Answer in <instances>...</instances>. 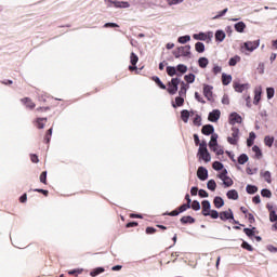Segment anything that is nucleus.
Instances as JSON below:
<instances>
[{
  "instance_id": "nucleus-1",
  "label": "nucleus",
  "mask_w": 277,
  "mask_h": 277,
  "mask_svg": "<svg viewBox=\"0 0 277 277\" xmlns=\"http://www.w3.org/2000/svg\"><path fill=\"white\" fill-rule=\"evenodd\" d=\"M174 57L179 60V57H189L192 55V45L179 47L173 51Z\"/></svg>"
},
{
  "instance_id": "nucleus-2",
  "label": "nucleus",
  "mask_w": 277,
  "mask_h": 277,
  "mask_svg": "<svg viewBox=\"0 0 277 277\" xmlns=\"http://www.w3.org/2000/svg\"><path fill=\"white\" fill-rule=\"evenodd\" d=\"M198 154L200 159L206 161V163H209V161H211V154H209V149H207V142H202L200 144Z\"/></svg>"
},
{
  "instance_id": "nucleus-3",
  "label": "nucleus",
  "mask_w": 277,
  "mask_h": 277,
  "mask_svg": "<svg viewBox=\"0 0 277 277\" xmlns=\"http://www.w3.org/2000/svg\"><path fill=\"white\" fill-rule=\"evenodd\" d=\"M179 84H181V78H172L170 82H168V89L167 91L174 95L176 92H179Z\"/></svg>"
},
{
  "instance_id": "nucleus-4",
  "label": "nucleus",
  "mask_w": 277,
  "mask_h": 277,
  "mask_svg": "<svg viewBox=\"0 0 277 277\" xmlns=\"http://www.w3.org/2000/svg\"><path fill=\"white\" fill-rule=\"evenodd\" d=\"M227 142L228 144H232V146H237V144H239V128H232V136L227 137Z\"/></svg>"
},
{
  "instance_id": "nucleus-5",
  "label": "nucleus",
  "mask_w": 277,
  "mask_h": 277,
  "mask_svg": "<svg viewBox=\"0 0 277 277\" xmlns=\"http://www.w3.org/2000/svg\"><path fill=\"white\" fill-rule=\"evenodd\" d=\"M187 209H192V205L183 203L177 209H175L171 212L164 213V215H170L171 217H176V215H179L180 213H185V211H187Z\"/></svg>"
},
{
  "instance_id": "nucleus-6",
  "label": "nucleus",
  "mask_w": 277,
  "mask_h": 277,
  "mask_svg": "<svg viewBox=\"0 0 277 277\" xmlns=\"http://www.w3.org/2000/svg\"><path fill=\"white\" fill-rule=\"evenodd\" d=\"M219 217L222 220V222H226V220H234V224H239L238 221H235V215L230 209H228V211L220 212Z\"/></svg>"
},
{
  "instance_id": "nucleus-7",
  "label": "nucleus",
  "mask_w": 277,
  "mask_h": 277,
  "mask_svg": "<svg viewBox=\"0 0 277 277\" xmlns=\"http://www.w3.org/2000/svg\"><path fill=\"white\" fill-rule=\"evenodd\" d=\"M201 207H202V210H201L202 215H205V217H208L209 213H211V202H209V200H203L201 202Z\"/></svg>"
},
{
  "instance_id": "nucleus-8",
  "label": "nucleus",
  "mask_w": 277,
  "mask_h": 277,
  "mask_svg": "<svg viewBox=\"0 0 277 277\" xmlns=\"http://www.w3.org/2000/svg\"><path fill=\"white\" fill-rule=\"evenodd\" d=\"M197 176L200 181H207L209 179V171L205 167H199L197 170Z\"/></svg>"
},
{
  "instance_id": "nucleus-9",
  "label": "nucleus",
  "mask_w": 277,
  "mask_h": 277,
  "mask_svg": "<svg viewBox=\"0 0 277 277\" xmlns=\"http://www.w3.org/2000/svg\"><path fill=\"white\" fill-rule=\"evenodd\" d=\"M243 119L241 118V115L237 113H232L229 116V124H241Z\"/></svg>"
},
{
  "instance_id": "nucleus-10",
  "label": "nucleus",
  "mask_w": 277,
  "mask_h": 277,
  "mask_svg": "<svg viewBox=\"0 0 277 277\" xmlns=\"http://www.w3.org/2000/svg\"><path fill=\"white\" fill-rule=\"evenodd\" d=\"M203 96L208 101H211L213 98V87L209 84H203Z\"/></svg>"
},
{
  "instance_id": "nucleus-11",
  "label": "nucleus",
  "mask_w": 277,
  "mask_h": 277,
  "mask_svg": "<svg viewBox=\"0 0 277 277\" xmlns=\"http://www.w3.org/2000/svg\"><path fill=\"white\" fill-rule=\"evenodd\" d=\"M220 116H222V113L219 109H214L209 114L208 120L210 122H217V120H220Z\"/></svg>"
},
{
  "instance_id": "nucleus-12",
  "label": "nucleus",
  "mask_w": 277,
  "mask_h": 277,
  "mask_svg": "<svg viewBox=\"0 0 277 277\" xmlns=\"http://www.w3.org/2000/svg\"><path fill=\"white\" fill-rule=\"evenodd\" d=\"M233 88H234L235 92L241 93V92L248 90L250 88V84H248V83L241 84L239 82H234Z\"/></svg>"
},
{
  "instance_id": "nucleus-13",
  "label": "nucleus",
  "mask_w": 277,
  "mask_h": 277,
  "mask_svg": "<svg viewBox=\"0 0 277 277\" xmlns=\"http://www.w3.org/2000/svg\"><path fill=\"white\" fill-rule=\"evenodd\" d=\"M21 103L25 105L27 109H36V103L30 97H24L21 100Z\"/></svg>"
},
{
  "instance_id": "nucleus-14",
  "label": "nucleus",
  "mask_w": 277,
  "mask_h": 277,
  "mask_svg": "<svg viewBox=\"0 0 277 277\" xmlns=\"http://www.w3.org/2000/svg\"><path fill=\"white\" fill-rule=\"evenodd\" d=\"M215 128L212 124H206L201 129L203 135H214Z\"/></svg>"
},
{
  "instance_id": "nucleus-15",
  "label": "nucleus",
  "mask_w": 277,
  "mask_h": 277,
  "mask_svg": "<svg viewBox=\"0 0 277 277\" xmlns=\"http://www.w3.org/2000/svg\"><path fill=\"white\" fill-rule=\"evenodd\" d=\"M189 116H194V111H190L187 110V109H184L181 111V118L183 120V122L187 123L189 122Z\"/></svg>"
},
{
  "instance_id": "nucleus-16",
  "label": "nucleus",
  "mask_w": 277,
  "mask_h": 277,
  "mask_svg": "<svg viewBox=\"0 0 277 277\" xmlns=\"http://www.w3.org/2000/svg\"><path fill=\"white\" fill-rule=\"evenodd\" d=\"M228 200H239V193L236 189H230L226 194Z\"/></svg>"
},
{
  "instance_id": "nucleus-17",
  "label": "nucleus",
  "mask_w": 277,
  "mask_h": 277,
  "mask_svg": "<svg viewBox=\"0 0 277 277\" xmlns=\"http://www.w3.org/2000/svg\"><path fill=\"white\" fill-rule=\"evenodd\" d=\"M245 48L247 49V51L252 52L255 49H259V43L252 42V41H248V42H245Z\"/></svg>"
},
{
  "instance_id": "nucleus-18",
  "label": "nucleus",
  "mask_w": 277,
  "mask_h": 277,
  "mask_svg": "<svg viewBox=\"0 0 277 277\" xmlns=\"http://www.w3.org/2000/svg\"><path fill=\"white\" fill-rule=\"evenodd\" d=\"M261 88H258L254 90V100H253V105H259V103H261Z\"/></svg>"
},
{
  "instance_id": "nucleus-19",
  "label": "nucleus",
  "mask_w": 277,
  "mask_h": 277,
  "mask_svg": "<svg viewBox=\"0 0 277 277\" xmlns=\"http://www.w3.org/2000/svg\"><path fill=\"white\" fill-rule=\"evenodd\" d=\"M181 224H195L196 223V219H194L193 216H182L180 220Z\"/></svg>"
},
{
  "instance_id": "nucleus-20",
  "label": "nucleus",
  "mask_w": 277,
  "mask_h": 277,
  "mask_svg": "<svg viewBox=\"0 0 277 277\" xmlns=\"http://www.w3.org/2000/svg\"><path fill=\"white\" fill-rule=\"evenodd\" d=\"M234 28L238 34H243L246 31V23L243 22H238L237 24L234 25Z\"/></svg>"
},
{
  "instance_id": "nucleus-21",
  "label": "nucleus",
  "mask_w": 277,
  "mask_h": 277,
  "mask_svg": "<svg viewBox=\"0 0 277 277\" xmlns=\"http://www.w3.org/2000/svg\"><path fill=\"white\" fill-rule=\"evenodd\" d=\"M44 122H48L47 118H37L35 120V127H37V129H44Z\"/></svg>"
},
{
  "instance_id": "nucleus-22",
  "label": "nucleus",
  "mask_w": 277,
  "mask_h": 277,
  "mask_svg": "<svg viewBox=\"0 0 277 277\" xmlns=\"http://www.w3.org/2000/svg\"><path fill=\"white\" fill-rule=\"evenodd\" d=\"M224 38H226V32H224V30H217L215 32V41L216 42H224Z\"/></svg>"
},
{
  "instance_id": "nucleus-23",
  "label": "nucleus",
  "mask_w": 277,
  "mask_h": 277,
  "mask_svg": "<svg viewBox=\"0 0 277 277\" xmlns=\"http://www.w3.org/2000/svg\"><path fill=\"white\" fill-rule=\"evenodd\" d=\"M38 101H39V103L47 104L50 101H53V97H51L50 95L44 93V94L39 95Z\"/></svg>"
},
{
  "instance_id": "nucleus-24",
  "label": "nucleus",
  "mask_w": 277,
  "mask_h": 277,
  "mask_svg": "<svg viewBox=\"0 0 277 277\" xmlns=\"http://www.w3.org/2000/svg\"><path fill=\"white\" fill-rule=\"evenodd\" d=\"M213 205L215 209H222V207H224V199H222V197H215L213 200Z\"/></svg>"
},
{
  "instance_id": "nucleus-25",
  "label": "nucleus",
  "mask_w": 277,
  "mask_h": 277,
  "mask_svg": "<svg viewBox=\"0 0 277 277\" xmlns=\"http://www.w3.org/2000/svg\"><path fill=\"white\" fill-rule=\"evenodd\" d=\"M230 81H233V76L232 75H226V74L222 75L223 85H228L230 83Z\"/></svg>"
},
{
  "instance_id": "nucleus-26",
  "label": "nucleus",
  "mask_w": 277,
  "mask_h": 277,
  "mask_svg": "<svg viewBox=\"0 0 277 277\" xmlns=\"http://www.w3.org/2000/svg\"><path fill=\"white\" fill-rule=\"evenodd\" d=\"M256 227H252V228H243V233L245 235H247V237H254V235L256 234Z\"/></svg>"
},
{
  "instance_id": "nucleus-27",
  "label": "nucleus",
  "mask_w": 277,
  "mask_h": 277,
  "mask_svg": "<svg viewBox=\"0 0 277 277\" xmlns=\"http://www.w3.org/2000/svg\"><path fill=\"white\" fill-rule=\"evenodd\" d=\"M254 140H256V134L254 132L249 133V138L247 140V146H253Z\"/></svg>"
},
{
  "instance_id": "nucleus-28",
  "label": "nucleus",
  "mask_w": 277,
  "mask_h": 277,
  "mask_svg": "<svg viewBox=\"0 0 277 277\" xmlns=\"http://www.w3.org/2000/svg\"><path fill=\"white\" fill-rule=\"evenodd\" d=\"M184 104H185V98H183L182 96H177V97H175V104H172V106L174 108L183 107Z\"/></svg>"
},
{
  "instance_id": "nucleus-29",
  "label": "nucleus",
  "mask_w": 277,
  "mask_h": 277,
  "mask_svg": "<svg viewBox=\"0 0 277 277\" xmlns=\"http://www.w3.org/2000/svg\"><path fill=\"white\" fill-rule=\"evenodd\" d=\"M198 64L200 68H207V66H209V58L207 57H200L198 60Z\"/></svg>"
},
{
  "instance_id": "nucleus-30",
  "label": "nucleus",
  "mask_w": 277,
  "mask_h": 277,
  "mask_svg": "<svg viewBox=\"0 0 277 277\" xmlns=\"http://www.w3.org/2000/svg\"><path fill=\"white\" fill-rule=\"evenodd\" d=\"M53 135V128H50L44 135V142L45 144H50L51 143V137Z\"/></svg>"
},
{
  "instance_id": "nucleus-31",
  "label": "nucleus",
  "mask_w": 277,
  "mask_h": 277,
  "mask_svg": "<svg viewBox=\"0 0 277 277\" xmlns=\"http://www.w3.org/2000/svg\"><path fill=\"white\" fill-rule=\"evenodd\" d=\"M239 62H241V56L236 55L229 60L228 64H229V66H237V64H239Z\"/></svg>"
},
{
  "instance_id": "nucleus-32",
  "label": "nucleus",
  "mask_w": 277,
  "mask_h": 277,
  "mask_svg": "<svg viewBox=\"0 0 277 277\" xmlns=\"http://www.w3.org/2000/svg\"><path fill=\"white\" fill-rule=\"evenodd\" d=\"M180 83H181V89L179 91V94L180 96H185L187 94V84L184 81Z\"/></svg>"
},
{
  "instance_id": "nucleus-33",
  "label": "nucleus",
  "mask_w": 277,
  "mask_h": 277,
  "mask_svg": "<svg viewBox=\"0 0 277 277\" xmlns=\"http://www.w3.org/2000/svg\"><path fill=\"white\" fill-rule=\"evenodd\" d=\"M104 272H105V268H103V267H97V268H94L93 271H91L90 276L96 277V276H98L100 274H103Z\"/></svg>"
},
{
  "instance_id": "nucleus-34",
  "label": "nucleus",
  "mask_w": 277,
  "mask_h": 277,
  "mask_svg": "<svg viewBox=\"0 0 277 277\" xmlns=\"http://www.w3.org/2000/svg\"><path fill=\"white\" fill-rule=\"evenodd\" d=\"M207 187L208 189H210V192H215V189L217 188V184L214 182V180H209L207 183Z\"/></svg>"
},
{
  "instance_id": "nucleus-35",
  "label": "nucleus",
  "mask_w": 277,
  "mask_h": 277,
  "mask_svg": "<svg viewBox=\"0 0 277 277\" xmlns=\"http://www.w3.org/2000/svg\"><path fill=\"white\" fill-rule=\"evenodd\" d=\"M264 144L268 146V148H272V146H274V136H265Z\"/></svg>"
},
{
  "instance_id": "nucleus-36",
  "label": "nucleus",
  "mask_w": 277,
  "mask_h": 277,
  "mask_svg": "<svg viewBox=\"0 0 277 277\" xmlns=\"http://www.w3.org/2000/svg\"><path fill=\"white\" fill-rule=\"evenodd\" d=\"M153 81H155V83H156L161 90H167L166 84H163V82H161V79H159V77H157V76L153 77Z\"/></svg>"
},
{
  "instance_id": "nucleus-37",
  "label": "nucleus",
  "mask_w": 277,
  "mask_h": 277,
  "mask_svg": "<svg viewBox=\"0 0 277 277\" xmlns=\"http://www.w3.org/2000/svg\"><path fill=\"white\" fill-rule=\"evenodd\" d=\"M115 8H130L131 4H129V2H124V1H114L113 2Z\"/></svg>"
},
{
  "instance_id": "nucleus-38",
  "label": "nucleus",
  "mask_w": 277,
  "mask_h": 277,
  "mask_svg": "<svg viewBox=\"0 0 277 277\" xmlns=\"http://www.w3.org/2000/svg\"><path fill=\"white\" fill-rule=\"evenodd\" d=\"M248 155L246 154H241L239 157H238V163L240 166H243L245 163H248Z\"/></svg>"
},
{
  "instance_id": "nucleus-39",
  "label": "nucleus",
  "mask_w": 277,
  "mask_h": 277,
  "mask_svg": "<svg viewBox=\"0 0 277 277\" xmlns=\"http://www.w3.org/2000/svg\"><path fill=\"white\" fill-rule=\"evenodd\" d=\"M130 62H131L132 66H136L137 62H140V57H137L136 54L134 52H132L130 54Z\"/></svg>"
},
{
  "instance_id": "nucleus-40",
  "label": "nucleus",
  "mask_w": 277,
  "mask_h": 277,
  "mask_svg": "<svg viewBox=\"0 0 277 277\" xmlns=\"http://www.w3.org/2000/svg\"><path fill=\"white\" fill-rule=\"evenodd\" d=\"M253 153H255L256 159H261L263 157V151H261V148L256 145L252 147Z\"/></svg>"
},
{
  "instance_id": "nucleus-41",
  "label": "nucleus",
  "mask_w": 277,
  "mask_h": 277,
  "mask_svg": "<svg viewBox=\"0 0 277 277\" xmlns=\"http://www.w3.org/2000/svg\"><path fill=\"white\" fill-rule=\"evenodd\" d=\"M189 40H192V37L189 35H186V36L179 37L177 42H180V44H185L189 42Z\"/></svg>"
},
{
  "instance_id": "nucleus-42",
  "label": "nucleus",
  "mask_w": 277,
  "mask_h": 277,
  "mask_svg": "<svg viewBox=\"0 0 277 277\" xmlns=\"http://www.w3.org/2000/svg\"><path fill=\"white\" fill-rule=\"evenodd\" d=\"M217 145V134H212L211 140L209 142V147L213 148V146Z\"/></svg>"
},
{
  "instance_id": "nucleus-43",
  "label": "nucleus",
  "mask_w": 277,
  "mask_h": 277,
  "mask_svg": "<svg viewBox=\"0 0 277 277\" xmlns=\"http://www.w3.org/2000/svg\"><path fill=\"white\" fill-rule=\"evenodd\" d=\"M195 51H197V53H205V43L197 42L195 44Z\"/></svg>"
},
{
  "instance_id": "nucleus-44",
  "label": "nucleus",
  "mask_w": 277,
  "mask_h": 277,
  "mask_svg": "<svg viewBox=\"0 0 277 277\" xmlns=\"http://www.w3.org/2000/svg\"><path fill=\"white\" fill-rule=\"evenodd\" d=\"M246 189H247V194H256V192H259V187L250 184L247 185Z\"/></svg>"
},
{
  "instance_id": "nucleus-45",
  "label": "nucleus",
  "mask_w": 277,
  "mask_h": 277,
  "mask_svg": "<svg viewBox=\"0 0 277 277\" xmlns=\"http://www.w3.org/2000/svg\"><path fill=\"white\" fill-rule=\"evenodd\" d=\"M211 150H213V153H215V155L220 156V155H224V149H222V147H220V145L210 147Z\"/></svg>"
},
{
  "instance_id": "nucleus-46",
  "label": "nucleus",
  "mask_w": 277,
  "mask_h": 277,
  "mask_svg": "<svg viewBox=\"0 0 277 277\" xmlns=\"http://www.w3.org/2000/svg\"><path fill=\"white\" fill-rule=\"evenodd\" d=\"M186 83H194L196 81V75L194 74H188L184 77Z\"/></svg>"
},
{
  "instance_id": "nucleus-47",
  "label": "nucleus",
  "mask_w": 277,
  "mask_h": 277,
  "mask_svg": "<svg viewBox=\"0 0 277 277\" xmlns=\"http://www.w3.org/2000/svg\"><path fill=\"white\" fill-rule=\"evenodd\" d=\"M47 111H51L50 106L38 107V108H36L35 114H44Z\"/></svg>"
},
{
  "instance_id": "nucleus-48",
  "label": "nucleus",
  "mask_w": 277,
  "mask_h": 277,
  "mask_svg": "<svg viewBox=\"0 0 277 277\" xmlns=\"http://www.w3.org/2000/svg\"><path fill=\"white\" fill-rule=\"evenodd\" d=\"M175 69L177 72H181V75H185V72H187V66L183 64H179Z\"/></svg>"
},
{
  "instance_id": "nucleus-49",
  "label": "nucleus",
  "mask_w": 277,
  "mask_h": 277,
  "mask_svg": "<svg viewBox=\"0 0 277 277\" xmlns=\"http://www.w3.org/2000/svg\"><path fill=\"white\" fill-rule=\"evenodd\" d=\"M241 248H243V250H247L248 252H254V248H252V246L247 241H242Z\"/></svg>"
},
{
  "instance_id": "nucleus-50",
  "label": "nucleus",
  "mask_w": 277,
  "mask_h": 277,
  "mask_svg": "<svg viewBox=\"0 0 277 277\" xmlns=\"http://www.w3.org/2000/svg\"><path fill=\"white\" fill-rule=\"evenodd\" d=\"M167 75H169V77H174V75H176V67L168 66Z\"/></svg>"
},
{
  "instance_id": "nucleus-51",
  "label": "nucleus",
  "mask_w": 277,
  "mask_h": 277,
  "mask_svg": "<svg viewBox=\"0 0 277 277\" xmlns=\"http://www.w3.org/2000/svg\"><path fill=\"white\" fill-rule=\"evenodd\" d=\"M213 170L220 171L224 169V164L220 161H214L212 164Z\"/></svg>"
},
{
  "instance_id": "nucleus-52",
  "label": "nucleus",
  "mask_w": 277,
  "mask_h": 277,
  "mask_svg": "<svg viewBox=\"0 0 277 277\" xmlns=\"http://www.w3.org/2000/svg\"><path fill=\"white\" fill-rule=\"evenodd\" d=\"M261 196H263V198H272V190L264 188L261 190Z\"/></svg>"
},
{
  "instance_id": "nucleus-53",
  "label": "nucleus",
  "mask_w": 277,
  "mask_h": 277,
  "mask_svg": "<svg viewBox=\"0 0 277 277\" xmlns=\"http://www.w3.org/2000/svg\"><path fill=\"white\" fill-rule=\"evenodd\" d=\"M193 122H194L195 127H200V124L202 122V117H200V115H196Z\"/></svg>"
},
{
  "instance_id": "nucleus-54",
  "label": "nucleus",
  "mask_w": 277,
  "mask_h": 277,
  "mask_svg": "<svg viewBox=\"0 0 277 277\" xmlns=\"http://www.w3.org/2000/svg\"><path fill=\"white\" fill-rule=\"evenodd\" d=\"M190 207L194 211H200V202L198 200H194Z\"/></svg>"
},
{
  "instance_id": "nucleus-55",
  "label": "nucleus",
  "mask_w": 277,
  "mask_h": 277,
  "mask_svg": "<svg viewBox=\"0 0 277 277\" xmlns=\"http://www.w3.org/2000/svg\"><path fill=\"white\" fill-rule=\"evenodd\" d=\"M263 179L266 181V183H272V173L269 171H265L263 173Z\"/></svg>"
},
{
  "instance_id": "nucleus-56",
  "label": "nucleus",
  "mask_w": 277,
  "mask_h": 277,
  "mask_svg": "<svg viewBox=\"0 0 277 277\" xmlns=\"http://www.w3.org/2000/svg\"><path fill=\"white\" fill-rule=\"evenodd\" d=\"M223 184L225 185V187H233V179L227 176L226 179L223 180Z\"/></svg>"
},
{
  "instance_id": "nucleus-57",
  "label": "nucleus",
  "mask_w": 277,
  "mask_h": 277,
  "mask_svg": "<svg viewBox=\"0 0 277 277\" xmlns=\"http://www.w3.org/2000/svg\"><path fill=\"white\" fill-rule=\"evenodd\" d=\"M209 216L212 217V220H217V217H220V212H217L216 210H211L209 212Z\"/></svg>"
},
{
  "instance_id": "nucleus-58",
  "label": "nucleus",
  "mask_w": 277,
  "mask_h": 277,
  "mask_svg": "<svg viewBox=\"0 0 277 277\" xmlns=\"http://www.w3.org/2000/svg\"><path fill=\"white\" fill-rule=\"evenodd\" d=\"M40 183H43V185H47V171H43L41 174H40Z\"/></svg>"
},
{
  "instance_id": "nucleus-59",
  "label": "nucleus",
  "mask_w": 277,
  "mask_h": 277,
  "mask_svg": "<svg viewBox=\"0 0 277 277\" xmlns=\"http://www.w3.org/2000/svg\"><path fill=\"white\" fill-rule=\"evenodd\" d=\"M269 220L271 222H277V214H276V211L272 210L269 212Z\"/></svg>"
},
{
  "instance_id": "nucleus-60",
  "label": "nucleus",
  "mask_w": 277,
  "mask_h": 277,
  "mask_svg": "<svg viewBox=\"0 0 277 277\" xmlns=\"http://www.w3.org/2000/svg\"><path fill=\"white\" fill-rule=\"evenodd\" d=\"M198 194L200 198H209V193L205 189H199Z\"/></svg>"
},
{
  "instance_id": "nucleus-61",
  "label": "nucleus",
  "mask_w": 277,
  "mask_h": 277,
  "mask_svg": "<svg viewBox=\"0 0 277 277\" xmlns=\"http://www.w3.org/2000/svg\"><path fill=\"white\" fill-rule=\"evenodd\" d=\"M246 217H248L249 224H254V222H256V220L254 219V214L252 213H248Z\"/></svg>"
},
{
  "instance_id": "nucleus-62",
  "label": "nucleus",
  "mask_w": 277,
  "mask_h": 277,
  "mask_svg": "<svg viewBox=\"0 0 277 277\" xmlns=\"http://www.w3.org/2000/svg\"><path fill=\"white\" fill-rule=\"evenodd\" d=\"M195 98H196V101H198V103H202V105H205V103H207L205 101V98H202V96H200V94L198 92L195 93Z\"/></svg>"
},
{
  "instance_id": "nucleus-63",
  "label": "nucleus",
  "mask_w": 277,
  "mask_h": 277,
  "mask_svg": "<svg viewBox=\"0 0 277 277\" xmlns=\"http://www.w3.org/2000/svg\"><path fill=\"white\" fill-rule=\"evenodd\" d=\"M267 98H274V88L266 89Z\"/></svg>"
},
{
  "instance_id": "nucleus-64",
  "label": "nucleus",
  "mask_w": 277,
  "mask_h": 277,
  "mask_svg": "<svg viewBox=\"0 0 277 277\" xmlns=\"http://www.w3.org/2000/svg\"><path fill=\"white\" fill-rule=\"evenodd\" d=\"M30 160L32 163H38L40 161V159H38V155L36 154L30 155Z\"/></svg>"
}]
</instances>
